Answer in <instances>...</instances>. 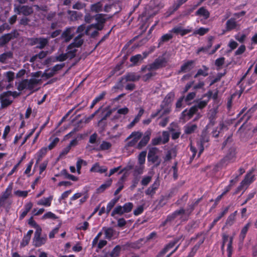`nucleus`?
<instances>
[{
  "label": "nucleus",
  "instance_id": "423d86ee",
  "mask_svg": "<svg viewBox=\"0 0 257 257\" xmlns=\"http://www.w3.org/2000/svg\"><path fill=\"white\" fill-rule=\"evenodd\" d=\"M42 229L38 228L35 232L34 236L33 239V245L36 247H40L45 244L47 238V235L41 236Z\"/></svg>",
  "mask_w": 257,
  "mask_h": 257
},
{
  "label": "nucleus",
  "instance_id": "f704fd0d",
  "mask_svg": "<svg viewBox=\"0 0 257 257\" xmlns=\"http://www.w3.org/2000/svg\"><path fill=\"white\" fill-rule=\"evenodd\" d=\"M112 179H109L108 180H106L105 182L102 185H101L97 189V191L98 193H102L105 190H106L107 188L109 187L111 184H112Z\"/></svg>",
  "mask_w": 257,
  "mask_h": 257
},
{
  "label": "nucleus",
  "instance_id": "5701e85b",
  "mask_svg": "<svg viewBox=\"0 0 257 257\" xmlns=\"http://www.w3.org/2000/svg\"><path fill=\"white\" fill-rule=\"evenodd\" d=\"M102 230L104 231L105 238L109 240H111L115 233V230L113 228L111 227L107 228L103 227Z\"/></svg>",
  "mask_w": 257,
  "mask_h": 257
},
{
  "label": "nucleus",
  "instance_id": "f8f14e48",
  "mask_svg": "<svg viewBox=\"0 0 257 257\" xmlns=\"http://www.w3.org/2000/svg\"><path fill=\"white\" fill-rule=\"evenodd\" d=\"M15 11L18 15L23 14L25 16H28L33 13V8L28 6H18L15 8Z\"/></svg>",
  "mask_w": 257,
  "mask_h": 257
},
{
  "label": "nucleus",
  "instance_id": "58836bf2",
  "mask_svg": "<svg viewBox=\"0 0 257 257\" xmlns=\"http://www.w3.org/2000/svg\"><path fill=\"white\" fill-rule=\"evenodd\" d=\"M61 174L64 176L65 178L73 181H77L78 179L77 177L68 173V171L66 169L62 170L61 171Z\"/></svg>",
  "mask_w": 257,
  "mask_h": 257
},
{
  "label": "nucleus",
  "instance_id": "4c0bfd02",
  "mask_svg": "<svg viewBox=\"0 0 257 257\" xmlns=\"http://www.w3.org/2000/svg\"><path fill=\"white\" fill-rule=\"evenodd\" d=\"M106 15L104 14H98L94 16L95 20L97 23L104 25L107 19L105 18Z\"/></svg>",
  "mask_w": 257,
  "mask_h": 257
},
{
  "label": "nucleus",
  "instance_id": "2f4dec72",
  "mask_svg": "<svg viewBox=\"0 0 257 257\" xmlns=\"http://www.w3.org/2000/svg\"><path fill=\"white\" fill-rule=\"evenodd\" d=\"M175 97V94L173 92H170L167 94V95L164 98L163 100L162 103L164 104L163 105L164 106H168L170 103L172 101L174 97Z\"/></svg>",
  "mask_w": 257,
  "mask_h": 257
},
{
  "label": "nucleus",
  "instance_id": "20e7f679",
  "mask_svg": "<svg viewBox=\"0 0 257 257\" xmlns=\"http://www.w3.org/2000/svg\"><path fill=\"white\" fill-rule=\"evenodd\" d=\"M140 78V75H137L135 72H129L122 76L117 83L116 88L122 89L123 87V84L128 81H138Z\"/></svg>",
  "mask_w": 257,
  "mask_h": 257
},
{
  "label": "nucleus",
  "instance_id": "ddd939ff",
  "mask_svg": "<svg viewBox=\"0 0 257 257\" xmlns=\"http://www.w3.org/2000/svg\"><path fill=\"white\" fill-rule=\"evenodd\" d=\"M83 36L84 34H78V36L74 38L73 42L67 46L68 49L80 47L84 43V40L82 39Z\"/></svg>",
  "mask_w": 257,
  "mask_h": 257
},
{
  "label": "nucleus",
  "instance_id": "6e6d98bb",
  "mask_svg": "<svg viewBox=\"0 0 257 257\" xmlns=\"http://www.w3.org/2000/svg\"><path fill=\"white\" fill-rule=\"evenodd\" d=\"M13 183H11L7 187L5 191L3 193L2 196H5L6 198H9L11 194L12 191L13 190Z\"/></svg>",
  "mask_w": 257,
  "mask_h": 257
},
{
  "label": "nucleus",
  "instance_id": "de8ad7c7",
  "mask_svg": "<svg viewBox=\"0 0 257 257\" xmlns=\"http://www.w3.org/2000/svg\"><path fill=\"white\" fill-rule=\"evenodd\" d=\"M147 151L141 152L138 156V162L140 165H144L145 163Z\"/></svg>",
  "mask_w": 257,
  "mask_h": 257
},
{
  "label": "nucleus",
  "instance_id": "774afa93",
  "mask_svg": "<svg viewBox=\"0 0 257 257\" xmlns=\"http://www.w3.org/2000/svg\"><path fill=\"white\" fill-rule=\"evenodd\" d=\"M196 93L195 92H189L185 97L184 100L186 102H188L190 101L193 100L196 96Z\"/></svg>",
  "mask_w": 257,
  "mask_h": 257
},
{
  "label": "nucleus",
  "instance_id": "680f3d73",
  "mask_svg": "<svg viewBox=\"0 0 257 257\" xmlns=\"http://www.w3.org/2000/svg\"><path fill=\"white\" fill-rule=\"evenodd\" d=\"M169 133L167 131H163L162 132V144H166L169 141Z\"/></svg>",
  "mask_w": 257,
  "mask_h": 257
},
{
  "label": "nucleus",
  "instance_id": "49530a36",
  "mask_svg": "<svg viewBox=\"0 0 257 257\" xmlns=\"http://www.w3.org/2000/svg\"><path fill=\"white\" fill-rule=\"evenodd\" d=\"M178 163L177 162H174L173 166L172 167L170 172H173V176L174 180H177L178 177V169L177 167Z\"/></svg>",
  "mask_w": 257,
  "mask_h": 257
},
{
  "label": "nucleus",
  "instance_id": "09e8293b",
  "mask_svg": "<svg viewBox=\"0 0 257 257\" xmlns=\"http://www.w3.org/2000/svg\"><path fill=\"white\" fill-rule=\"evenodd\" d=\"M236 211H235L234 213H232L229 215V216L227 217L226 221V225L228 226H231L233 225V224L234 222L235 219V213Z\"/></svg>",
  "mask_w": 257,
  "mask_h": 257
},
{
  "label": "nucleus",
  "instance_id": "e2e57ef3",
  "mask_svg": "<svg viewBox=\"0 0 257 257\" xmlns=\"http://www.w3.org/2000/svg\"><path fill=\"white\" fill-rule=\"evenodd\" d=\"M68 58H69V57L66 53H62L56 57L55 61L63 62Z\"/></svg>",
  "mask_w": 257,
  "mask_h": 257
},
{
  "label": "nucleus",
  "instance_id": "e433bc0d",
  "mask_svg": "<svg viewBox=\"0 0 257 257\" xmlns=\"http://www.w3.org/2000/svg\"><path fill=\"white\" fill-rule=\"evenodd\" d=\"M105 95L106 92L105 91H103L100 94H99V95L96 96L95 98L92 100V103L90 106V108H93L97 103L103 99Z\"/></svg>",
  "mask_w": 257,
  "mask_h": 257
},
{
  "label": "nucleus",
  "instance_id": "052dcab7",
  "mask_svg": "<svg viewBox=\"0 0 257 257\" xmlns=\"http://www.w3.org/2000/svg\"><path fill=\"white\" fill-rule=\"evenodd\" d=\"M111 147V144L110 143L106 141H103L100 145V150L102 151L107 150L109 149Z\"/></svg>",
  "mask_w": 257,
  "mask_h": 257
},
{
  "label": "nucleus",
  "instance_id": "dca6fc26",
  "mask_svg": "<svg viewBox=\"0 0 257 257\" xmlns=\"http://www.w3.org/2000/svg\"><path fill=\"white\" fill-rule=\"evenodd\" d=\"M9 96L5 94V92L0 94V102L1 107L4 108L10 105L13 103V100H10L8 97Z\"/></svg>",
  "mask_w": 257,
  "mask_h": 257
},
{
  "label": "nucleus",
  "instance_id": "5fc2aeb1",
  "mask_svg": "<svg viewBox=\"0 0 257 257\" xmlns=\"http://www.w3.org/2000/svg\"><path fill=\"white\" fill-rule=\"evenodd\" d=\"M157 75V73L155 72L149 71L148 73L142 76V79L144 82L149 81L152 77L155 76Z\"/></svg>",
  "mask_w": 257,
  "mask_h": 257
},
{
  "label": "nucleus",
  "instance_id": "cd10ccee",
  "mask_svg": "<svg viewBox=\"0 0 257 257\" xmlns=\"http://www.w3.org/2000/svg\"><path fill=\"white\" fill-rule=\"evenodd\" d=\"M237 27V23L234 18H230L226 23V31L229 32L235 29Z\"/></svg>",
  "mask_w": 257,
  "mask_h": 257
},
{
  "label": "nucleus",
  "instance_id": "c756f323",
  "mask_svg": "<svg viewBox=\"0 0 257 257\" xmlns=\"http://www.w3.org/2000/svg\"><path fill=\"white\" fill-rule=\"evenodd\" d=\"M40 80L35 78L27 79L28 89L34 91L35 87L39 84Z\"/></svg>",
  "mask_w": 257,
  "mask_h": 257
},
{
  "label": "nucleus",
  "instance_id": "c85d7f7f",
  "mask_svg": "<svg viewBox=\"0 0 257 257\" xmlns=\"http://www.w3.org/2000/svg\"><path fill=\"white\" fill-rule=\"evenodd\" d=\"M173 247V243H170L169 242L168 244L165 245L164 248L158 253L156 257H165V255L166 253Z\"/></svg>",
  "mask_w": 257,
  "mask_h": 257
},
{
  "label": "nucleus",
  "instance_id": "f03ea898",
  "mask_svg": "<svg viewBox=\"0 0 257 257\" xmlns=\"http://www.w3.org/2000/svg\"><path fill=\"white\" fill-rule=\"evenodd\" d=\"M152 135V131L148 129L143 134L140 131L133 132L125 139L127 142L124 146V150L128 151L130 148L135 147L138 150H141L146 147L149 142Z\"/></svg>",
  "mask_w": 257,
  "mask_h": 257
},
{
  "label": "nucleus",
  "instance_id": "39448f33",
  "mask_svg": "<svg viewBox=\"0 0 257 257\" xmlns=\"http://www.w3.org/2000/svg\"><path fill=\"white\" fill-rule=\"evenodd\" d=\"M133 207L134 205L132 202H126L122 206L117 205L111 212V216H114L116 214L122 215L124 213H129L132 211Z\"/></svg>",
  "mask_w": 257,
  "mask_h": 257
},
{
  "label": "nucleus",
  "instance_id": "9d476101",
  "mask_svg": "<svg viewBox=\"0 0 257 257\" xmlns=\"http://www.w3.org/2000/svg\"><path fill=\"white\" fill-rule=\"evenodd\" d=\"M158 152V148L152 147L149 149L147 156L148 161L152 164L156 163V166H159L160 164V161H158L159 156L157 155Z\"/></svg>",
  "mask_w": 257,
  "mask_h": 257
},
{
  "label": "nucleus",
  "instance_id": "ea45409f",
  "mask_svg": "<svg viewBox=\"0 0 257 257\" xmlns=\"http://www.w3.org/2000/svg\"><path fill=\"white\" fill-rule=\"evenodd\" d=\"M254 176L251 175L250 173H247L244 179L241 181V184L243 185H249L254 181Z\"/></svg>",
  "mask_w": 257,
  "mask_h": 257
},
{
  "label": "nucleus",
  "instance_id": "2eb2a0df",
  "mask_svg": "<svg viewBox=\"0 0 257 257\" xmlns=\"http://www.w3.org/2000/svg\"><path fill=\"white\" fill-rule=\"evenodd\" d=\"M202 197L197 199L191 204H188L187 207L186 209L183 208L184 212L183 214H185L188 217L192 213L196 206L198 205L199 203L201 201Z\"/></svg>",
  "mask_w": 257,
  "mask_h": 257
},
{
  "label": "nucleus",
  "instance_id": "37998d69",
  "mask_svg": "<svg viewBox=\"0 0 257 257\" xmlns=\"http://www.w3.org/2000/svg\"><path fill=\"white\" fill-rule=\"evenodd\" d=\"M121 247L119 245H116L109 254L110 257H118L119 256Z\"/></svg>",
  "mask_w": 257,
  "mask_h": 257
},
{
  "label": "nucleus",
  "instance_id": "393cba45",
  "mask_svg": "<svg viewBox=\"0 0 257 257\" xmlns=\"http://www.w3.org/2000/svg\"><path fill=\"white\" fill-rule=\"evenodd\" d=\"M173 36L172 34V33L169 32V33L163 35L158 40V47L159 48L164 43L169 41L173 38Z\"/></svg>",
  "mask_w": 257,
  "mask_h": 257
},
{
  "label": "nucleus",
  "instance_id": "603ef678",
  "mask_svg": "<svg viewBox=\"0 0 257 257\" xmlns=\"http://www.w3.org/2000/svg\"><path fill=\"white\" fill-rule=\"evenodd\" d=\"M141 60H143L142 55L141 54H137L136 55L132 56L130 58V61L134 65H136Z\"/></svg>",
  "mask_w": 257,
  "mask_h": 257
},
{
  "label": "nucleus",
  "instance_id": "473e14b6",
  "mask_svg": "<svg viewBox=\"0 0 257 257\" xmlns=\"http://www.w3.org/2000/svg\"><path fill=\"white\" fill-rule=\"evenodd\" d=\"M184 128L185 134L190 135L195 132L197 128V125L196 124H187Z\"/></svg>",
  "mask_w": 257,
  "mask_h": 257
},
{
  "label": "nucleus",
  "instance_id": "0e129e2a",
  "mask_svg": "<svg viewBox=\"0 0 257 257\" xmlns=\"http://www.w3.org/2000/svg\"><path fill=\"white\" fill-rule=\"evenodd\" d=\"M169 131L172 133L171 137L172 140H175L179 138L181 135L180 131L175 132V129L173 128H170Z\"/></svg>",
  "mask_w": 257,
  "mask_h": 257
},
{
  "label": "nucleus",
  "instance_id": "c9c22d12",
  "mask_svg": "<svg viewBox=\"0 0 257 257\" xmlns=\"http://www.w3.org/2000/svg\"><path fill=\"white\" fill-rule=\"evenodd\" d=\"M48 43L49 41L47 38L39 37L38 44L39 45L37 46L36 48L43 49L48 44Z\"/></svg>",
  "mask_w": 257,
  "mask_h": 257
},
{
  "label": "nucleus",
  "instance_id": "6ab92c4d",
  "mask_svg": "<svg viewBox=\"0 0 257 257\" xmlns=\"http://www.w3.org/2000/svg\"><path fill=\"white\" fill-rule=\"evenodd\" d=\"M107 170L106 166H100L98 163H95L90 169L91 172H97L100 174L105 173Z\"/></svg>",
  "mask_w": 257,
  "mask_h": 257
},
{
  "label": "nucleus",
  "instance_id": "4be33fe9",
  "mask_svg": "<svg viewBox=\"0 0 257 257\" xmlns=\"http://www.w3.org/2000/svg\"><path fill=\"white\" fill-rule=\"evenodd\" d=\"M195 15L203 17L204 19L206 20L210 17V13L204 7L200 8L196 12Z\"/></svg>",
  "mask_w": 257,
  "mask_h": 257
},
{
  "label": "nucleus",
  "instance_id": "a18cd8bd",
  "mask_svg": "<svg viewBox=\"0 0 257 257\" xmlns=\"http://www.w3.org/2000/svg\"><path fill=\"white\" fill-rule=\"evenodd\" d=\"M232 243L233 237H230L229 241L228 242V243L227 244V257L232 256V254L233 252Z\"/></svg>",
  "mask_w": 257,
  "mask_h": 257
},
{
  "label": "nucleus",
  "instance_id": "4d7b16f0",
  "mask_svg": "<svg viewBox=\"0 0 257 257\" xmlns=\"http://www.w3.org/2000/svg\"><path fill=\"white\" fill-rule=\"evenodd\" d=\"M225 72L217 73L216 77L211 80L210 83V86H211L215 83L219 81L221 78L225 75Z\"/></svg>",
  "mask_w": 257,
  "mask_h": 257
},
{
  "label": "nucleus",
  "instance_id": "1a4fd4ad",
  "mask_svg": "<svg viewBox=\"0 0 257 257\" xmlns=\"http://www.w3.org/2000/svg\"><path fill=\"white\" fill-rule=\"evenodd\" d=\"M236 158V149L234 147H231L229 149L228 152L225 157L220 161L225 167L229 163L233 162Z\"/></svg>",
  "mask_w": 257,
  "mask_h": 257
},
{
  "label": "nucleus",
  "instance_id": "8fccbe9b",
  "mask_svg": "<svg viewBox=\"0 0 257 257\" xmlns=\"http://www.w3.org/2000/svg\"><path fill=\"white\" fill-rule=\"evenodd\" d=\"M27 79H25L20 81L17 86L19 91H22L25 89H28Z\"/></svg>",
  "mask_w": 257,
  "mask_h": 257
},
{
  "label": "nucleus",
  "instance_id": "9b49d317",
  "mask_svg": "<svg viewBox=\"0 0 257 257\" xmlns=\"http://www.w3.org/2000/svg\"><path fill=\"white\" fill-rule=\"evenodd\" d=\"M184 210L183 208L182 207L178 210H176L173 213L169 214L167 216L166 219L162 222L161 225L162 226H165L169 223H171L173 221L177 216L181 215H183Z\"/></svg>",
  "mask_w": 257,
  "mask_h": 257
},
{
  "label": "nucleus",
  "instance_id": "f257e3e1",
  "mask_svg": "<svg viewBox=\"0 0 257 257\" xmlns=\"http://www.w3.org/2000/svg\"><path fill=\"white\" fill-rule=\"evenodd\" d=\"M217 96V92L213 93L212 90H208L206 93L202 95L201 98L195 99L194 101V105L192 106L189 109L186 108L184 110L181 114L180 118L184 121L190 119L194 114L197 113L199 109L202 110L206 107L211 98L214 100H216Z\"/></svg>",
  "mask_w": 257,
  "mask_h": 257
},
{
  "label": "nucleus",
  "instance_id": "7ed1b4c3",
  "mask_svg": "<svg viewBox=\"0 0 257 257\" xmlns=\"http://www.w3.org/2000/svg\"><path fill=\"white\" fill-rule=\"evenodd\" d=\"M106 108H103L102 106H100L97 110H96L94 113L91 114L88 118V119H92L96 115H97L99 112L101 111L100 114V119L98 121V125L100 126H104L105 125V120L108 117L110 116L111 113L110 110H108L106 112Z\"/></svg>",
  "mask_w": 257,
  "mask_h": 257
},
{
  "label": "nucleus",
  "instance_id": "72a5a7b5",
  "mask_svg": "<svg viewBox=\"0 0 257 257\" xmlns=\"http://www.w3.org/2000/svg\"><path fill=\"white\" fill-rule=\"evenodd\" d=\"M119 197H115L111 199L107 204L106 208V213L108 214L111 209L113 208L116 203L118 201Z\"/></svg>",
  "mask_w": 257,
  "mask_h": 257
},
{
  "label": "nucleus",
  "instance_id": "a878e982",
  "mask_svg": "<svg viewBox=\"0 0 257 257\" xmlns=\"http://www.w3.org/2000/svg\"><path fill=\"white\" fill-rule=\"evenodd\" d=\"M251 225V222H247L241 229L240 234L239 235V240L241 242L244 241V238H245L246 233Z\"/></svg>",
  "mask_w": 257,
  "mask_h": 257
},
{
  "label": "nucleus",
  "instance_id": "a19ab883",
  "mask_svg": "<svg viewBox=\"0 0 257 257\" xmlns=\"http://www.w3.org/2000/svg\"><path fill=\"white\" fill-rule=\"evenodd\" d=\"M103 27H104V25H101L99 23H96L95 24H92L88 26L86 28V29L85 30V34H86V35H88V32L91 28H95V29H96L98 31H101L103 29Z\"/></svg>",
  "mask_w": 257,
  "mask_h": 257
},
{
  "label": "nucleus",
  "instance_id": "7c9ffc66",
  "mask_svg": "<svg viewBox=\"0 0 257 257\" xmlns=\"http://www.w3.org/2000/svg\"><path fill=\"white\" fill-rule=\"evenodd\" d=\"M53 198V196L52 195H50L49 197L41 199L38 201L37 204L39 205H43L46 207L50 206Z\"/></svg>",
  "mask_w": 257,
  "mask_h": 257
},
{
  "label": "nucleus",
  "instance_id": "3c124183",
  "mask_svg": "<svg viewBox=\"0 0 257 257\" xmlns=\"http://www.w3.org/2000/svg\"><path fill=\"white\" fill-rule=\"evenodd\" d=\"M224 167H225V166L223 163H221V161H220L218 163L213 166L212 170V175L215 174Z\"/></svg>",
  "mask_w": 257,
  "mask_h": 257
},
{
  "label": "nucleus",
  "instance_id": "c03bdc74",
  "mask_svg": "<svg viewBox=\"0 0 257 257\" xmlns=\"http://www.w3.org/2000/svg\"><path fill=\"white\" fill-rule=\"evenodd\" d=\"M102 4L100 2H98L91 5L90 9L93 12L98 13L102 11Z\"/></svg>",
  "mask_w": 257,
  "mask_h": 257
},
{
  "label": "nucleus",
  "instance_id": "4468645a",
  "mask_svg": "<svg viewBox=\"0 0 257 257\" xmlns=\"http://www.w3.org/2000/svg\"><path fill=\"white\" fill-rule=\"evenodd\" d=\"M73 30V27H68L66 28L63 32L61 34V38L64 39V42H69L74 37Z\"/></svg>",
  "mask_w": 257,
  "mask_h": 257
},
{
  "label": "nucleus",
  "instance_id": "69168bd1",
  "mask_svg": "<svg viewBox=\"0 0 257 257\" xmlns=\"http://www.w3.org/2000/svg\"><path fill=\"white\" fill-rule=\"evenodd\" d=\"M246 37V35L244 34H240V33H238L234 36L235 40L241 43H242L244 42Z\"/></svg>",
  "mask_w": 257,
  "mask_h": 257
},
{
  "label": "nucleus",
  "instance_id": "b1692460",
  "mask_svg": "<svg viewBox=\"0 0 257 257\" xmlns=\"http://www.w3.org/2000/svg\"><path fill=\"white\" fill-rule=\"evenodd\" d=\"M209 141V137L205 134L202 135L200 140V145H199V152L198 153V156H199L201 153L204 151V145L205 143L208 142Z\"/></svg>",
  "mask_w": 257,
  "mask_h": 257
},
{
  "label": "nucleus",
  "instance_id": "a211bd4d",
  "mask_svg": "<svg viewBox=\"0 0 257 257\" xmlns=\"http://www.w3.org/2000/svg\"><path fill=\"white\" fill-rule=\"evenodd\" d=\"M48 150L47 147H43L38 151L36 154V162L35 165H38L40 163L42 158L46 155Z\"/></svg>",
  "mask_w": 257,
  "mask_h": 257
},
{
  "label": "nucleus",
  "instance_id": "6e6552de",
  "mask_svg": "<svg viewBox=\"0 0 257 257\" xmlns=\"http://www.w3.org/2000/svg\"><path fill=\"white\" fill-rule=\"evenodd\" d=\"M167 60L164 57L158 58L154 61L149 64V71L157 70L166 66Z\"/></svg>",
  "mask_w": 257,
  "mask_h": 257
},
{
  "label": "nucleus",
  "instance_id": "bf43d9fd",
  "mask_svg": "<svg viewBox=\"0 0 257 257\" xmlns=\"http://www.w3.org/2000/svg\"><path fill=\"white\" fill-rule=\"evenodd\" d=\"M208 31H209L208 28H205L203 27H201V28H199L198 29H197V30H196L194 32V34H198V35H199L200 36H203L205 34H206Z\"/></svg>",
  "mask_w": 257,
  "mask_h": 257
},
{
  "label": "nucleus",
  "instance_id": "bb28decb",
  "mask_svg": "<svg viewBox=\"0 0 257 257\" xmlns=\"http://www.w3.org/2000/svg\"><path fill=\"white\" fill-rule=\"evenodd\" d=\"M144 113V109L143 108H141L137 115L135 116L133 120L127 125L128 128H132L137 123H138Z\"/></svg>",
  "mask_w": 257,
  "mask_h": 257
},
{
  "label": "nucleus",
  "instance_id": "0eeeda50",
  "mask_svg": "<svg viewBox=\"0 0 257 257\" xmlns=\"http://www.w3.org/2000/svg\"><path fill=\"white\" fill-rule=\"evenodd\" d=\"M19 33L16 30L12 31L10 33L5 34L0 37V47H3L11 40L18 38Z\"/></svg>",
  "mask_w": 257,
  "mask_h": 257
},
{
  "label": "nucleus",
  "instance_id": "79ce46f5",
  "mask_svg": "<svg viewBox=\"0 0 257 257\" xmlns=\"http://www.w3.org/2000/svg\"><path fill=\"white\" fill-rule=\"evenodd\" d=\"M13 53L11 51L5 52L0 55V62L4 63L9 58L13 57Z\"/></svg>",
  "mask_w": 257,
  "mask_h": 257
},
{
  "label": "nucleus",
  "instance_id": "412c9836",
  "mask_svg": "<svg viewBox=\"0 0 257 257\" xmlns=\"http://www.w3.org/2000/svg\"><path fill=\"white\" fill-rule=\"evenodd\" d=\"M209 68L205 65H202V68L199 69L197 70V73L194 76L195 78L198 77L200 76H202L203 77H206L209 74Z\"/></svg>",
  "mask_w": 257,
  "mask_h": 257
},
{
  "label": "nucleus",
  "instance_id": "338daca9",
  "mask_svg": "<svg viewBox=\"0 0 257 257\" xmlns=\"http://www.w3.org/2000/svg\"><path fill=\"white\" fill-rule=\"evenodd\" d=\"M152 180V177L150 176H146L144 177L141 181V184L143 186H147Z\"/></svg>",
  "mask_w": 257,
  "mask_h": 257
},
{
  "label": "nucleus",
  "instance_id": "aec40b11",
  "mask_svg": "<svg viewBox=\"0 0 257 257\" xmlns=\"http://www.w3.org/2000/svg\"><path fill=\"white\" fill-rule=\"evenodd\" d=\"M229 206H227L221 212L219 215H218V216L217 217H216L215 218H214V219L213 220V221H212V222L210 224V226H209V229L211 230L214 226L216 224V223L222 218L224 216V215H225L228 210H229Z\"/></svg>",
  "mask_w": 257,
  "mask_h": 257
},
{
  "label": "nucleus",
  "instance_id": "864d4df0",
  "mask_svg": "<svg viewBox=\"0 0 257 257\" xmlns=\"http://www.w3.org/2000/svg\"><path fill=\"white\" fill-rule=\"evenodd\" d=\"M66 51L67 52L66 53L69 58L70 59H72L76 56L77 50L75 48H74L72 49H68L67 48Z\"/></svg>",
  "mask_w": 257,
  "mask_h": 257
},
{
  "label": "nucleus",
  "instance_id": "13d9d810",
  "mask_svg": "<svg viewBox=\"0 0 257 257\" xmlns=\"http://www.w3.org/2000/svg\"><path fill=\"white\" fill-rule=\"evenodd\" d=\"M188 198V193H185L180 199L177 200L175 203L177 205L185 204L187 202Z\"/></svg>",
  "mask_w": 257,
  "mask_h": 257
},
{
  "label": "nucleus",
  "instance_id": "f3484780",
  "mask_svg": "<svg viewBox=\"0 0 257 257\" xmlns=\"http://www.w3.org/2000/svg\"><path fill=\"white\" fill-rule=\"evenodd\" d=\"M195 61L189 60L184 63L180 68L179 72H186L190 71L194 66Z\"/></svg>",
  "mask_w": 257,
  "mask_h": 257
}]
</instances>
